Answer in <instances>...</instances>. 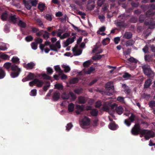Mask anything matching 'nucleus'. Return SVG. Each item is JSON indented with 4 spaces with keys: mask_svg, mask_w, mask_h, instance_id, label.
<instances>
[{
    "mask_svg": "<svg viewBox=\"0 0 155 155\" xmlns=\"http://www.w3.org/2000/svg\"><path fill=\"white\" fill-rule=\"evenodd\" d=\"M34 75L33 73H29L28 74L26 77L28 81L32 80L34 78Z\"/></svg>",
    "mask_w": 155,
    "mask_h": 155,
    "instance_id": "nucleus-35",
    "label": "nucleus"
},
{
    "mask_svg": "<svg viewBox=\"0 0 155 155\" xmlns=\"http://www.w3.org/2000/svg\"><path fill=\"white\" fill-rule=\"evenodd\" d=\"M134 43V41L132 39L129 40L126 43L125 45L127 46H131Z\"/></svg>",
    "mask_w": 155,
    "mask_h": 155,
    "instance_id": "nucleus-34",
    "label": "nucleus"
},
{
    "mask_svg": "<svg viewBox=\"0 0 155 155\" xmlns=\"http://www.w3.org/2000/svg\"><path fill=\"white\" fill-rule=\"evenodd\" d=\"M78 46L76 44L74 47L72 48V51L74 56H78L80 55L82 52V50L80 49H78Z\"/></svg>",
    "mask_w": 155,
    "mask_h": 155,
    "instance_id": "nucleus-7",
    "label": "nucleus"
},
{
    "mask_svg": "<svg viewBox=\"0 0 155 155\" xmlns=\"http://www.w3.org/2000/svg\"><path fill=\"white\" fill-rule=\"evenodd\" d=\"M117 125L115 123H111L109 126V128L112 130H115L117 129Z\"/></svg>",
    "mask_w": 155,
    "mask_h": 155,
    "instance_id": "nucleus-25",
    "label": "nucleus"
},
{
    "mask_svg": "<svg viewBox=\"0 0 155 155\" xmlns=\"http://www.w3.org/2000/svg\"><path fill=\"white\" fill-rule=\"evenodd\" d=\"M143 72L148 78H153L154 74L153 72L151 70L150 66L148 65H144L142 66Z\"/></svg>",
    "mask_w": 155,
    "mask_h": 155,
    "instance_id": "nucleus-3",
    "label": "nucleus"
},
{
    "mask_svg": "<svg viewBox=\"0 0 155 155\" xmlns=\"http://www.w3.org/2000/svg\"><path fill=\"white\" fill-rule=\"evenodd\" d=\"M79 81V79L77 77H75L71 80L69 83L71 84H74L77 83Z\"/></svg>",
    "mask_w": 155,
    "mask_h": 155,
    "instance_id": "nucleus-30",
    "label": "nucleus"
},
{
    "mask_svg": "<svg viewBox=\"0 0 155 155\" xmlns=\"http://www.w3.org/2000/svg\"><path fill=\"white\" fill-rule=\"evenodd\" d=\"M23 2L25 5V7L28 10L31 9L32 5L31 4L30 1H26L25 0H23Z\"/></svg>",
    "mask_w": 155,
    "mask_h": 155,
    "instance_id": "nucleus-15",
    "label": "nucleus"
},
{
    "mask_svg": "<svg viewBox=\"0 0 155 155\" xmlns=\"http://www.w3.org/2000/svg\"><path fill=\"white\" fill-rule=\"evenodd\" d=\"M152 79L149 78L147 79L145 82L144 87L145 88H148L151 85L152 81Z\"/></svg>",
    "mask_w": 155,
    "mask_h": 155,
    "instance_id": "nucleus-14",
    "label": "nucleus"
},
{
    "mask_svg": "<svg viewBox=\"0 0 155 155\" xmlns=\"http://www.w3.org/2000/svg\"><path fill=\"white\" fill-rule=\"evenodd\" d=\"M95 70L94 67H91L88 69V70L85 71V74H90L93 71Z\"/></svg>",
    "mask_w": 155,
    "mask_h": 155,
    "instance_id": "nucleus-36",
    "label": "nucleus"
},
{
    "mask_svg": "<svg viewBox=\"0 0 155 155\" xmlns=\"http://www.w3.org/2000/svg\"><path fill=\"white\" fill-rule=\"evenodd\" d=\"M110 39L108 38H107L103 40L102 43L104 45H107L110 42Z\"/></svg>",
    "mask_w": 155,
    "mask_h": 155,
    "instance_id": "nucleus-38",
    "label": "nucleus"
},
{
    "mask_svg": "<svg viewBox=\"0 0 155 155\" xmlns=\"http://www.w3.org/2000/svg\"><path fill=\"white\" fill-rule=\"evenodd\" d=\"M8 13L7 11H5L2 13L1 15V19L3 21H6L7 19Z\"/></svg>",
    "mask_w": 155,
    "mask_h": 155,
    "instance_id": "nucleus-18",
    "label": "nucleus"
},
{
    "mask_svg": "<svg viewBox=\"0 0 155 155\" xmlns=\"http://www.w3.org/2000/svg\"><path fill=\"white\" fill-rule=\"evenodd\" d=\"M149 48L148 46L146 45L142 49L143 51L146 54L148 52Z\"/></svg>",
    "mask_w": 155,
    "mask_h": 155,
    "instance_id": "nucleus-59",
    "label": "nucleus"
},
{
    "mask_svg": "<svg viewBox=\"0 0 155 155\" xmlns=\"http://www.w3.org/2000/svg\"><path fill=\"white\" fill-rule=\"evenodd\" d=\"M140 134L142 135H145L144 137L146 140H148L150 138L153 137L154 134L151 131L143 129L140 132Z\"/></svg>",
    "mask_w": 155,
    "mask_h": 155,
    "instance_id": "nucleus-5",
    "label": "nucleus"
},
{
    "mask_svg": "<svg viewBox=\"0 0 155 155\" xmlns=\"http://www.w3.org/2000/svg\"><path fill=\"white\" fill-rule=\"evenodd\" d=\"M123 87L124 89V92L125 93L129 94L130 92V89L129 88V87L125 84L123 85Z\"/></svg>",
    "mask_w": 155,
    "mask_h": 155,
    "instance_id": "nucleus-23",
    "label": "nucleus"
},
{
    "mask_svg": "<svg viewBox=\"0 0 155 155\" xmlns=\"http://www.w3.org/2000/svg\"><path fill=\"white\" fill-rule=\"evenodd\" d=\"M130 17L129 15H127L125 14H123L118 16V18L119 20L121 21H124V22L127 20Z\"/></svg>",
    "mask_w": 155,
    "mask_h": 155,
    "instance_id": "nucleus-13",
    "label": "nucleus"
},
{
    "mask_svg": "<svg viewBox=\"0 0 155 155\" xmlns=\"http://www.w3.org/2000/svg\"><path fill=\"white\" fill-rule=\"evenodd\" d=\"M75 36H73L71 38H69L66 40L65 42H64V44L65 47L68 46L70 44L73 42L74 41V39L76 38Z\"/></svg>",
    "mask_w": 155,
    "mask_h": 155,
    "instance_id": "nucleus-9",
    "label": "nucleus"
},
{
    "mask_svg": "<svg viewBox=\"0 0 155 155\" xmlns=\"http://www.w3.org/2000/svg\"><path fill=\"white\" fill-rule=\"evenodd\" d=\"M36 22L38 25L42 28H43L44 26L42 22L40 19H38L36 20Z\"/></svg>",
    "mask_w": 155,
    "mask_h": 155,
    "instance_id": "nucleus-42",
    "label": "nucleus"
},
{
    "mask_svg": "<svg viewBox=\"0 0 155 155\" xmlns=\"http://www.w3.org/2000/svg\"><path fill=\"white\" fill-rule=\"evenodd\" d=\"M45 83L46 84H49L44 86L43 89L44 91H46L50 86V83L49 81H46Z\"/></svg>",
    "mask_w": 155,
    "mask_h": 155,
    "instance_id": "nucleus-51",
    "label": "nucleus"
},
{
    "mask_svg": "<svg viewBox=\"0 0 155 155\" xmlns=\"http://www.w3.org/2000/svg\"><path fill=\"white\" fill-rule=\"evenodd\" d=\"M70 36V33H65L61 37L60 39H62L66 38L67 37H68Z\"/></svg>",
    "mask_w": 155,
    "mask_h": 155,
    "instance_id": "nucleus-49",
    "label": "nucleus"
},
{
    "mask_svg": "<svg viewBox=\"0 0 155 155\" xmlns=\"http://www.w3.org/2000/svg\"><path fill=\"white\" fill-rule=\"evenodd\" d=\"M78 103L80 104H84L86 102V100L85 97L83 96H80L78 97Z\"/></svg>",
    "mask_w": 155,
    "mask_h": 155,
    "instance_id": "nucleus-22",
    "label": "nucleus"
},
{
    "mask_svg": "<svg viewBox=\"0 0 155 155\" xmlns=\"http://www.w3.org/2000/svg\"><path fill=\"white\" fill-rule=\"evenodd\" d=\"M5 68L9 69L10 68L12 71L11 73V76L14 78L18 77L21 71V69L19 68L18 66L15 64H12L10 62L5 63L4 65Z\"/></svg>",
    "mask_w": 155,
    "mask_h": 155,
    "instance_id": "nucleus-2",
    "label": "nucleus"
},
{
    "mask_svg": "<svg viewBox=\"0 0 155 155\" xmlns=\"http://www.w3.org/2000/svg\"><path fill=\"white\" fill-rule=\"evenodd\" d=\"M102 105L101 102L100 101H98L95 103V107L99 108Z\"/></svg>",
    "mask_w": 155,
    "mask_h": 155,
    "instance_id": "nucleus-63",
    "label": "nucleus"
},
{
    "mask_svg": "<svg viewBox=\"0 0 155 155\" xmlns=\"http://www.w3.org/2000/svg\"><path fill=\"white\" fill-rule=\"evenodd\" d=\"M117 100L119 102L123 103H125L124 98L122 97H118L117 98Z\"/></svg>",
    "mask_w": 155,
    "mask_h": 155,
    "instance_id": "nucleus-55",
    "label": "nucleus"
},
{
    "mask_svg": "<svg viewBox=\"0 0 155 155\" xmlns=\"http://www.w3.org/2000/svg\"><path fill=\"white\" fill-rule=\"evenodd\" d=\"M37 94V90L36 89H34L31 90L30 94L31 96H35Z\"/></svg>",
    "mask_w": 155,
    "mask_h": 155,
    "instance_id": "nucleus-47",
    "label": "nucleus"
},
{
    "mask_svg": "<svg viewBox=\"0 0 155 155\" xmlns=\"http://www.w3.org/2000/svg\"><path fill=\"white\" fill-rule=\"evenodd\" d=\"M45 4L42 2H40L38 5V8L41 12H42L45 10Z\"/></svg>",
    "mask_w": 155,
    "mask_h": 155,
    "instance_id": "nucleus-20",
    "label": "nucleus"
},
{
    "mask_svg": "<svg viewBox=\"0 0 155 155\" xmlns=\"http://www.w3.org/2000/svg\"><path fill=\"white\" fill-rule=\"evenodd\" d=\"M90 120L86 117H85L81 120L80 122L81 126H87L89 124Z\"/></svg>",
    "mask_w": 155,
    "mask_h": 155,
    "instance_id": "nucleus-8",
    "label": "nucleus"
},
{
    "mask_svg": "<svg viewBox=\"0 0 155 155\" xmlns=\"http://www.w3.org/2000/svg\"><path fill=\"white\" fill-rule=\"evenodd\" d=\"M60 94L59 92L56 91L53 93L52 98L53 101H56L58 100L60 97Z\"/></svg>",
    "mask_w": 155,
    "mask_h": 155,
    "instance_id": "nucleus-11",
    "label": "nucleus"
},
{
    "mask_svg": "<svg viewBox=\"0 0 155 155\" xmlns=\"http://www.w3.org/2000/svg\"><path fill=\"white\" fill-rule=\"evenodd\" d=\"M91 64V62L89 61L84 62L83 64V66L85 67H87Z\"/></svg>",
    "mask_w": 155,
    "mask_h": 155,
    "instance_id": "nucleus-64",
    "label": "nucleus"
},
{
    "mask_svg": "<svg viewBox=\"0 0 155 155\" xmlns=\"http://www.w3.org/2000/svg\"><path fill=\"white\" fill-rule=\"evenodd\" d=\"M31 45L32 48L34 50H36L37 48L38 43L35 42H33L31 43Z\"/></svg>",
    "mask_w": 155,
    "mask_h": 155,
    "instance_id": "nucleus-43",
    "label": "nucleus"
},
{
    "mask_svg": "<svg viewBox=\"0 0 155 155\" xmlns=\"http://www.w3.org/2000/svg\"><path fill=\"white\" fill-rule=\"evenodd\" d=\"M84 106L83 105H76L77 109L78 110H80L81 111H82L84 110Z\"/></svg>",
    "mask_w": 155,
    "mask_h": 155,
    "instance_id": "nucleus-48",
    "label": "nucleus"
},
{
    "mask_svg": "<svg viewBox=\"0 0 155 155\" xmlns=\"http://www.w3.org/2000/svg\"><path fill=\"white\" fill-rule=\"evenodd\" d=\"M136 118V116L135 115L133 114H131V115L129 117L128 120H129L131 122H133L135 120Z\"/></svg>",
    "mask_w": 155,
    "mask_h": 155,
    "instance_id": "nucleus-41",
    "label": "nucleus"
},
{
    "mask_svg": "<svg viewBox=\"0 0 155 155\" xmlns=\"http://www.w3.org/2000/svg\"><path fill=\"white\" fill-rule=\"evenodd\" d=\"M116 24L117 27L120 28L124 27L125 26L124 21H121L119 19L117 20V21L116 22Z\"/></svg>",
    "mask_w": 155,
    "mask_h": 155,
    "instance_id": "nucleus-16",
    "label": "nucleus"
},
{
    "mask_svg": "<svg viewBox=\"0 0 155 155\" xmlns=\"http://www.w3.org/2000/svg\"><path fill=\"white\" fill-rule=\"evenodd\" d=\"M54 70L55 71L57 72H58L59 73V75L62 73L63 71L61 70L59 65H56L54 67Z\"/></svg>",
    "mask_w": 155,
    "mask_h": 155,
    "instance_id": "nucleus-33",
    "label": "nucleus"
},
{
    "mask_svg": "<svg viewBox=\"0 0 155 155\" xmlns=\"http://www.w3.org/2000/svg\"><path fill=\"white\" fill-rule=\"evenodd\" d=\"M35 64L33 62H31L24 65V67L27 69L31 70L34 68Z\"/></svg>",
    "mask_w": 155,
    "mask_h": 155,
    "instance_id": "nucleus-10",
    "label": "nucleus"
},
{
    "mask_svg": "<svg viewBox=\"0 0 155 155\" xmlns=\"http://www.w3.org/2000/svg\"><path fill=\"white\" fill-rule=\"evenodd\" d=\"M154 19H155V12H153L152 10H149L146 12L145 15H140L139 21L140 23H143L145 20V25H149V28L152 29L154 25L153 23Z\"/></svg>",
    "mask_w": 155,
    "mask_h": 155,
    "instance_id": "nucleus-1",
    "label": "nucleus"
},
{
    "mask_svg": "<svg viewBox=\"0 0 155 155\" xmlns=\"http://www.w3.org/2000/svg\"><path fill=\"white\" fill-rule=\"evenodd\" d=\"M44 84V83L43 81L38 79V80L36 82V84L37 87H41Z\"/></svg>",
    "mask_w": 155,
    "mask_h": 155,
    "instance_id": "nucleus-31",
    "label": "nucleus"
},
{
    "mask_svg": "<svg viewBox=\"0 0 155 155\" xmlns=\"http://www.w3.org/2000/svg\"><path fill=\"white\" fill-rule=\"evenodd\" d=\"M91 115L93 117H96L97 116L98 114V111L96 109H93L90 112Z\"/></svg>",
    "mask_w": 155,
    "mask_h": 155,
    "instance_id": "nucleus-21",
    "label": "nucleus"
},
{
    "mask_svg": "<svg viewBox=\"0 0 155 155\" xmlns=\"http://www.w3.org/2000/svg\"><path fill=\"white\" fill-rule=\"evenodd\" d=\"M31 5L33 6H36L37 4V0H29Z\"/></svg>",
    "mask_w": 155,
    "mask_h": 155,
    "instance_id": "nucleus-62",
    "label": "nucleus"
},
{
    "mask_svg": "<svg viewBox=\"0 0 155 155\" xmlns=\"http://www.w3.org/2000/svg\"><path fill=\"white\" fill-rule=\"evenodd\" d=\"M45 34L43 35V37L45 39H47L49 38V35L50 34L46 31H44Z\"/></svg>",
    "mask_w": 155,
    "mask_h": 155,
    "instance_id": "nucleus-53",
    "label": "nucleus"
},
{
    "mask_svg": "<svg viewBox=\"0 0 155 155\" xmlns=\"http://www.w3.org/2000/svg\"><path fill=\"white\" fill-rule=\"evenodd\" d=\"M54 88L58 90H61L63 89V86L60 84H57L54 85Z\"/></svg>",
    "mask_w": 155,
    "mask_h": 155,
    "instance_id": "nucleus-40",
    "label": "nucleus"
},
{
    "mask_svg": "<svg viewBox=\"0 0 155 155\" xmlns=\"http://www.w3.org/2000/svg\"><path fill=\"white\" fill-rule=\"evenodd\" d=\"M17 19L18 18L16 17V15H11L9 17V21L13 24H15L17 23Z\"/></svg>",
    "mask_w": 155,
    "mask_h": 155,
    "instance_id": "nucleus-12",
    "label": "nucleus"
},
{
    "mask_svg": "<svg viewBox=\"0 0 155 155\" xmlns=\"http://www.w3.org/2000/svg\"><path fill=\"white\" fill-rule=\"evenodd\" d=\"M5 75V71L1 68H0V79L4 78Z\"/></svg>",
    "mask_w": 155,
    "mask_h": 155,
    "instance_id": "nucleus-29",
    "label": "nucleus"
},
{
    "mask_svg": "<svg viewBox=\"0 0 155 155\" xmlns=\"http://www.w3.org/2000/svg\"><path fill=\"white\" fill-rule=\"evenodd\" d=\"M71 97V101H74L76 99V95L72 92H70L69 93L64 92L61 95V97L63 100H68L70 97Z\"/></svg>",
    "mask_w": 155,
    "mask_h": 155,
    "instance_id": "nucleus-4",
    "label": "nucleus"
},
{
    "mask_svg": "<svg viewBox=\"0 0 155 155\" xmlns=\"http://www.w3.org/2000/svg\"><path fill=\"white\" fill-rule=\"evenodd\" d=\"M101 109L103 110L106 111H107L109 110V108L108 106L105 104L103 105Z\"/></svg>",
    "mask_w": 155,
    "mask_h": 155,
    "instance_id": "nucleus-60",
    "label": "nucleus"
},
{
    "mask_svg": "<svg viewBox=\"0 0 155 155\" xmlns=\"http://www.w3.org/2000/svg\"><path fill=\"white\" fill-rule=\"evenodd\" d=\"M132 34L130 32H126L124 35V37L127 39H129L131 38Z\"/></svg>",
    "mask_w": 155,
    "mask_h": 155,
    "instance_id": "nucleus-24",
    "label": "nucleus"
},
{
    "mask_svg": "<svg viewBox=\"0 0 155 155\" xmlns=\"http://www.w3.org/2000/svg\"><path fill=\"white\" fill-rule=\"evenodd\" d=\"M18 25L19 26L22 28H25L27 26L26 23L20 19L19 20Z\"/></svg>",
    "mask_w": 155,
    "mask_h": 155,
    "instance_id": "nucleus-19",
    "label": "nucleus"
},
{
    "mask_svg": "<svg viewBox=\"0 0 155 155\" xmlns=\"http://www.w3.org/2000/svg\"><path fill=\"white\" fill-rule=\"evenodd\" d=\"M25 40L27 42L31 41L33 40V37L31 35H29L25 37Z\"/></svg>",
    "mask_w": 155,
    "mask_h": 155,
    "instance_id": "nucleus-52",
    "label": "nucleus"
},
{
    "mask_svg": "<svg viewBox=\"0 0 155 155\" xmlns=\"http://www.w3.org/2000/svg\"><path fill=\"white\" fill-rule=\"evenodd\" d=\"M149 105L151 108L155 107V101H150L149 103Z\"/></svg>",
    "mask_w": 155,
    "mask_h": 155,
    "instance_id": "nucleus-61",
    "label": "nucleus"
},
{
    "mask_svg": "<svg viewBox=\"0 0 155 155\" xmlns=\"http://www.w3.org/2000/svg\"><path fill=\"white\" fill-rule=\"evenodd\" d=\"M74 107V105L72 103H71L68 105V110L69 112L73 111Z\"/></svg>",
    "mask_w": 155,
    "mask_h": 155,
    "instance_id": "nucleus-32",
    "label": "nucleus"
},
{
    "mask_svg": "<svg viewBox=\"0 0 155 155\" xmlns=\"http://www.w3.org/2000/svg\"><path fill=\"white\" fill-rule=\"evenodd\" d=\"M50 49L52 51H57V49L54 45L52 44L50 45Z\"/></svg>",
    "mask_w": 155,
    "mask_h": 155,
    "instance_id": "nucleus-50",
    "label": "nucleus"
},
{
    "mask_svg": "<svg viewBox=\"0 0 155 155\" xmlns=\"http://www.w3.org/2000/svg\"><path fill=\"white\" fill-rule=\"evenodd\" d=\"M12 62L14 63H19V59L18 57L15 56L13 57L11 60Z\"/></svg>",
    "mask_w": 155,
    "mask_h": 155,
    "instance_id": "nucleus-28",
    "label": "nucleus"
},
{
    "mask_svg": "<svg viewBox=\"0 0 155 155\" xmlns=\"http://www.w3.org/2000/svg\"><path fill=\"white\" fill-rule=\"evenodd\" d=\"M142 129H140V126L139 124H135L131 130V133L134 135H137L140 132Z\"/></svg>",
    "mask_w": 155,
    "mask_h": 155,
    "instance_id": "nucleus-6",
    "label": "nucleus"
},
{
    "mask_svg": "<svg viewBox=\"0 0 155 155\" xmlns=\"http://www.w3.org/2000/svg\"><path fill=\"white\" fill-rule=\"evenodd\" d=\"M83 89L81 88H75L74 90V92L78 94H81L83 92Z\"/></svg>",
    "mask_w": 155,
    "mask_h": 155,
    "instance_id": "nucleus-26",
    "label": "nucleus"
},
{
    "mask_svg": "<svg viewBox=\"0 0 155 155\" xmlns=\"http://www.w3.org/2000/svg\"><path fill=\"white\" fill-rule=\"evenodd\" d=\"M47 73L48 74L50 75L53 72V69L50 67H48L47 69Z\"/></svg>",
    "mask_w": 155,
    "mask_h": 155,
    "instance_id": "nucleus-45",
    "label": "nucleus"
},
{
    "mask_svg": "<svg viewBox=\"0 0 155 155\" xmlns=\"http://www.w3.org/2000/svg\"><path fill=\"white\" fill-rule=\"evenodd\" d=\"M137 19L136 17L132 16L129 20V22L132 23H135L137 22Z\"/></svg>",
    "mask_w": 155,
    "mask_h": 155,
    "instance_id": "nucleus-39",
    "label": "nucleus"
},
{
    "mask_svg": "<svg viewBox=\"0 0 155 155\" xmlns=\"http://www.w3.org/2000/svg\"><path fill=\"white\" fill-rule=\"evenodd\" d=\"M105 87L106 88H110L111 89H113L114 88V86L110 82H108L106 84Z\"/></svg>",
    "mask_w": 155,
    "mask_h": 155,
    "instance_id": "nucleus-37",
    "label": "nucleus"
},
{
    "mask_svg": "<svg viewBox=\"0 0 155 155\" xmlns=\"http://www.w3.org/2000/svg\"><path fill=\"white\" fill-rule=\"evenodd\" d=\"M144 59L146 61L149 62L151 61V57L149 54H146L144 56Z\"/></svg>",
    "mask_w": 155,
    "mask_h": 155,
    "instance_id": "nucleus-44",
    "label": "nucleus"
},
{
    "mask_svg": "<svg viewBox=\"0 0 155 155\" xmlns=\"http://www.w3.org/2000/svg\"><path fill=\"white\" fill-rule=\"evenodd\" d=\"M128 60L132 63H136L137 62V60L133 57H130Z\"/></svg>",
    "mask_w": 155,
    "mask_h": 155,
    "instance_id": "nucleus-56",
    "label": "nucleus"
},
{
    "mask_svg": "<svg viewBox=\"0 0 155 155\" xmlns=\"http://www.w3.org/2000/svg\"><path fill=\"white\" fill-rule=\"evenodd\" d=\"M115 110L117 113L119 115L121 114L124 111L123 108L120 106L116 107Z\"/></svg>",
    "mask_w": 155,
    "mask_h": 155,
    "instance_id": "nucleus-17",
    "label": "nucleus"
},
{
    "mask_svg": "<svg viewBox=\"0 0 155 155\" xmlns=\"http://www.w3.org/2000/svg\"><path fill=\"white\" fill-rule=\"evenodd\" d=\"M52 15L50 14H46L45 18L48 20L51 21L52 20Z\"/></svg>",
    "mask_w": 155,
    "mask_h": 155,
    "instance_id": "nucleus-46",
    "label": "nucleus"
},
{
    "mask_svg": "<svg viewBox=\"0 0 155 155\" xmlns=\"http://www.w3.org/2000/svg\"><path fill=\"white\" fill-rule=\"evenodd\" d=\"M63 31L62 29H59L58 30V31L57 32V36L58 37H59L60 38L61 36V35L63 33Z\"/></svg>",
    "mask_w": 155,
    "mask_h": 155,
    "instance_id": "nucleus-58",
    "label": "nucleus"
},
{
    "mask_svg": "<svg viewBox=\"0 0 155 155\" xmlns=\"http://www.w3.org/2000/svg\"><path fill=\"white\" fill-rule=\"evenodd\" d=\"M61 67L64 69V71L65 72H68L71 70V69L70 67L66 65L63 64L62 65Z\"/></svg>",
    "mask_w": 155,
    "mask_h": 155,
    "instance_id": "nucleus-27",
    "label": "nucleus"
},
{
    "mask_svg": "<svg viewBox=\"0 0 155 155\" xmlns=\"http://www.w3.org/2000/svg\"><path fill=\"white\" fill-rule=\"evenodd\" d=\"M38 80V79L35 78L34 79V80L32 81L31 82H30L29 83V84L30 86L31 87H32L34 85H35L36 84V82Z\"/></svg>",
    "mask_w": 155,
    "mask_h": 155,
    "instance_id": "nucleus-57",
    "label": "nucleus"
},
{
    "mask_svg": "<svg viewBox=\"0 0 155 155\" xmlns=\"http://www.w3.org/2000/svg\"><path fill=\"white\" fill-rule=\"evenodd\" d=\"M42 76L44 79H45L47 80H50L51 78V77L45 74H42Z\"/></svg>",
    "mask_w": 155,
    "mask_h": 155,
    "instance_id": "nucleus-54",
    "label": "nucleus"
}]
</instances>
